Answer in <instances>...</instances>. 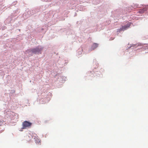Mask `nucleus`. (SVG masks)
Masks as SVG:
<instances>
[{
    "label": "nucleus",
    "mask_w": 148,
    "mask_h": 148,
    "mask_svg": "<svg viewBox=\"0 0 148 148\" xmlns=\"http://www.w3.org/2000/svg\"><path fill=\"white\" fill-rule=\"evenodd\" d=\"M32 124L31 123L25 121L22 123V129H25L27 128H29L31 127Z\"/></svg>",
    "instance_id": "f257e3e1"
},
{
    "label": "nucleus",
    "mask_w": 148,
    "mask_h": 148,
    "mask_svg": "<svg viewBox=\"0 0 148 148\" xmlns=\"http://www.w3.org/2000/svg\"><path fill=\"white\" fill-rule=\"evenodd\" d=\"M42 48L39 47L30 49V51L33 53L38 54L42 50Z\"/></svg>",
    "instance_id": "f03ea898"
},
{
    "label": "nucleus",
    "mask_w": 148,
    "mask_h": 148,
    "mask_svg": "<svg viewBox=\"0 0 148 148\" xmlns=\"http://www.w3.org/2000/svg\"><path fill=\"white\" fill-rule=\"evenodd\" d=\"M98 46V44L96 43H94L92 46V48L93 50H94Z\"/></svg>",
    "instance_id": "7ed1b4c3"
},
{
    "label": "nucleus",
    "mask_w": 148,
    "mask_h": 148,
    "mask_svg": "<svg viewBox=\"0 0 148 148\" xmlns=\"http://www.w3.org/2000/svg\"><path fill=\"white\" fill-rule=\"evenodd\" d=\"M127 28V27H126V26L125 25L124 26H122L121 27L119 30L120 31H121L122 30H124L126 29Z\"/></svg>",
    "instance_id": "20e7f679"
},
{
    "label": "nucleus",
    "mask_w": 148,
    "mask_h": 148,
    "mask_svg": "<svg viewBox=\"0 0 148 148\" xmlns=\"http://www.w3.org/2000/svg\"><path fill=\"white\" fill-rule=\"evenodd\" d=\"M131 23H128L126 25H125L126 26V27H127V28L129 27H130L131 25Z\"/></svg>",
    "instance_id": "39448f33"
},
{
    "label": "nucleus",
    "mask_w": 148,
    "mask_h": 148,
    "mask_svg": "<svg viewBox=\"0 0 148 148\" xmlns=\"http://www.w3.org/2000/svg\"><path fill=\"white\" fill-rule=\"evenodd\" d=\"M145 11V9H143L141 10V11L140 12L141 13H142L143 12Z\"/></svg>",
    "instance_id": "423d86ee"
},
{
    "label": "nucleus",
    "mask_w": 148,
    "mask_h": 148,
    "mask_svg": "<svg viewBox=\"0 0 148 148\" xmlns=\"http://www.w3.org/2000/svg\"><path fill=\"white\" fill-rule=\"evenodd\" d=\"M3 121H0V126H1L2 124H3Z\"/></svg>",
    "instance_id": "0eeeda50"
}]
</instances>
